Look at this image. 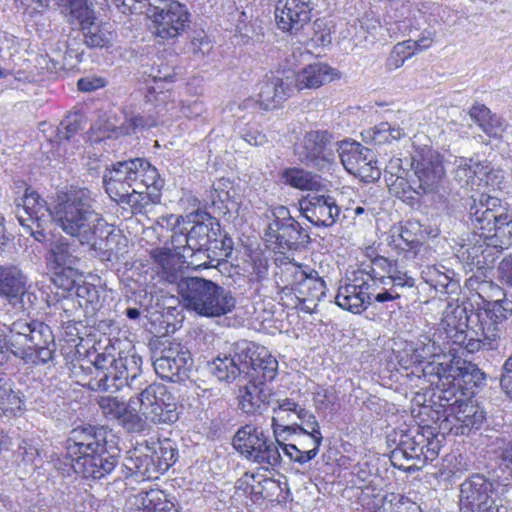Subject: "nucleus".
<instances>
[{"label": "nucleus", "instance_id": "obj_1", "mask_svg": "<svg viewBox=\"0 0 512 512\" xmlns=\"http://www.w3.org/2000/svg\"><path fill=\"white\" fill-rule=\"evenodd\" d=\"M14 184L17 193L24 189L23 195L15 199L17 219L23 229L37 241L45 238L44 231L53 217L63 232L85 245L104 219L96 211V201L86 188L71 189L58 195L52 213L46 201L36 191L26 187L23 181L18 180Z\"/></svg>", "mask_w": 512, "mask_h": 512}, {"label": "nucleus", "instance_id": "obj_2", "mask_svg": "<svg viewBox=\"0 0 512 512\" xmlns=\"http://www.w3.org/2000/svg\"><path fill=\"white\" fill-rule=\"evenodd\" d=\"M511 304L507 300H498L487 308L470 311L461 305L449 304L443 311L442 329L452 344L468 353L495 350L506 330Z\"/></svg>", "mask_w": 512, "mask_h": 512}, {"label": "nucleus", "instance_id": "obj_3", "mask_svg": "<svg viewBox=\"0 0 512 512\" xmlns=\"http://www.w3.org/2000/svg\"><path fill=\"white\" fill-rule=\"evenodd\" d=\"M406 352L410 358H401L405 368L415 366L413 373L421 372L423 377L436 388L445 387L444 398L451 399L454 381L463 378L464 382L483 378L480 369L470 363L455 359L450 353H445L441 346L425 336L422 340L408 345Z\"/></svg>", "mask_w": 512, "mask_h": 512}, {"label": "nucleus", "instance_id": "obj_4", "mask_svg": "<svg viewBox=\"0 0 512 512\" xmlns=\"http://www.w3.org/2000/svg\"><path fill=\"white\" fill-rule=\"evenodd\" d=\"M5 333L0 328V363L6 360L4 349L33 364L52 359L55 343L50 327L41 321H14Z\"/></svg>", "mask_w": 512, "mask_h": 512}, {"label": "nucleus", "instance_id": "obj_5", "mask_svg": "<svg viewBox=\"0 0 512 512\" xmlns=\"http://www.w3.org/2000/svg\"><path fill=\"white\" fill-rule=\"evenodd\" d=\"M469 218L474 229L488 234L490 245L501 252L512 246V210L501 199L482 194L470 206Z\"/></svg>", "mask_w": 512, "mask_h": 512}, {"label": "nucleus", "instance_id": "obj_6", "mask_svg": "<svg viewBox=\"0 0 512 512\" xmlns=\"http://www.w3.org/2000/svg\"><path fill=\"white\" fill-rule=\"evenodd\" d=\"M114 349H105L98 353L93 360L95 377L89 385L93 390L117 391L124 386H132L141 375L142 358L135 354L118 352Z\"/></svg>", "mask_w": 512, "mask_h": 512}, {"label": "nucleus", "instance_id": "obj_7", "mask_svg": "<svg viewBox=\"0 0 512 512\" xmlns=\"http://www.w3.org/2000/svg\"><path fill=\"white\" fill-rule=\"evenodd\" d=\"M180 296L187 310L205 317L226 315L236 306L229 290L201 277H188L180 284Z\"/></svg>", "mask_w": 512, "mask_h": 512}, {"label": "nucleus", "instance_id": "obj_8", "mask_svg": "<svg viewBox=\"0 0 512 512\" xmlns=\"http://www.w3.org/2000/svg\"><path fill=\"white\" fill-rule=\"evenodd\" d=\"M438 232L424 228L414 220L392 226L387 234L386 242L397 254L396 262L409 268H419L432 256V249L423 243L428 237L437 236Z\"/></svg>", "mask_w": 512, "mask_h": 512}, {"label": "nucleus", "instance_id": "obj_9", "mask_svg": "<svg viewBox=\"0 0 512 512\" xmlns=\"http://www.w3.org/2000/svg\"><path fill=\"white\" fill-rule=\"evenodd\" d=\"M130 408L142 421L155 424H170L178 420L177 403L173 394L161 383H152L135 396L130 397Z\"/></svg>", "mask_w": 512, "mask_h": 512}, {"label": "nucleus", "instance_id": "obj_10", "mask_svg": "<svg viewBox=\"0 0 512 512\" xmlns=\"http://www.w3.org/2000/svg\"><path fill=\"white\" fill-rule=\"evenodd\" d=\"M459 378L454 381L451 399L444 398L445 387H438L441 406L445 408V418L441 423L443 429L449 430L454 435H467L473 429H479L485 419L484 411L472 400H463L457 397V393L463 396Z\"/></svg>", "mask_w": 512, "mask_h": 512}, {"label": "nucleus", "instance_id": "obj_11", "mask_svg": "<svg viewBox=\"0 0 512 512\" xmlns=\"http://www.w3.org/2000/svg\"><path fill=\"white\" fill-rule=\"evenodd\" d=\"M2 44L5 47H0V57L11 63L14 78L19 81H35L44 69L43 64L47 63V57L29 52L14 36L5 35Z\"/></svg>", "mask_w": 512, "mask_h": 512}, {"label": "nucleus", "instance_id": "obj_12", "mask_svg": "<svg viewBox=\"0 0 512 512\" xmlns=\"http://www.w3.org/2000/svg\"><path fill=\"white\" fill-rule=\"evenodd\" d=\"M28 277L15 265H0V297L22 312L29 311L37 302L30 290Z\"/></svg>", "mask_w": 512, "mask_h": 512}, {"label": "nucleus", "instance_id": "obj_13", "mask_svg": "<svg viewBox=\"0 0 512 512\" xmlns=\"http://www.w3.org/2000/svg\"><path fill=\"white\" fill-rule=\"evenodd\" d=\"M277 403V407L273 408L272 428L279 444L280 439L286 440L283 434L305 431L304 427L297 424L296 419L311 430L320 428L315 416L292 399L285 398L278 400Z\"/></svg>", "mask_w": 512, "mask_h": 512}, {"label": "nucleus", "instance_id": "obj_14", "mask_svg": "<svg viewBox=\"0 0 512 512\" xmlns=\"http://www.w3.org/2000/svg\"><path fill=\"white\" fill-rule=\"evenodd\" d=\"M490 244L491 240L486 232L470 233L456 243L455 255L470 271L481 270L492 264L501 253V250Z\"/></svg>", "mask_w": 512, "mask_h": 512}, {"label": "nucleus", "instance_id": "obj_15", "mask_svg": "<svg viewBox=\"0 0 512 512\" xmlns=\"http://www.w3.org/2000/svg\"><path fill=\"white\" fill-rule=\"evenodd\" d=\"M192 364L190 351L176 340L164 344L159 355L153 360L156 374L162 379L173 382L186 377Z\"/></svg>", "mask_w": 512, "mask_h": 512}, {"label": "nucleus", "instance_id": "obj_16", "mask_svg": "<svg viewBox=\"0 0 512 512\" xmlns=\"http://www.w3.org/2000/svg\"><path fill=\"white\" fill-rule=\"evenodd\" d=\"M285 273L291 290L300 301H320L325 296V281L311 266L290 262Z\"/></svg>", "mask_w": 512, "mask_h": 512}, {"label": "nucleus", "instance_id": "obj_17", "mask_svg": "<svg viewBox=\"0 0 512 512\" xmlns=\"http://www.w3.org/2000/svg\"><path fill=\"white\" fill-rule=\"evenodd\" d=\"M342 165L350 174L365 182L378 180L380 170L375 166L373 153L358 142L343 141L337 149Z\"/></svg>", "mask_w": 512, "mask_h": 512}, {"label": "nucleus", "instance_id": "obj_18", "mask_svg": "<svg viewBox=\"0 0 512 512\" xmlns=\"http://www.w3.org/2000/svg\"><path fill=\"white\" fill-rule=\"evenodd\" d=\"M411 167L418 180L417 193H433L439 190L445 177L441 155L426 148L412 158Z\"/></svg>", "mask_w": 512, "mask_h": 512}, {"label": "nucleus", "instance_id": "obj_19", "mask_svg": "<svg viewBox=\"0 0 512 512\" xmlns=\"http://www.w3.org/2000/svg\"><path fill=\"white\" fill-rule=\"evenodd\" d=\"M493 483L485 476L474 474L460 486V510L462 512H493Z\"/></svg>", "mask_w": 512, "mask_h": 512}, {"label": "nucleus", "instance_id": "obj_20", "mask_svg": "<svg viewBox=\"0 0 512 512\" xmlns=\"http://www.w3.org/2000/svg\"><path fill=\"white\" fill-rule=\"evenodd\" d=\"M216 236H220L219 223L215 218L204 214L201 216V220L195 222L186 234L172 235L171 243L177 248H182L185 252L201 253L209 250Z\"/></svg>", "mask_w": 512, "mask_h": 512}, {"label": "nucleus", "instance_id": "obj_21", "mask_svg": "<svg viewBox=\"0 0 512 512\" xmlns=\"http://www.w3.org/2000/svg\"><path fill=\"white\" fill-rule=\"evenodd\" d=\"M91 238L85 245L103 261H118L127 253L128 239L105 219L100 221Z\"/></svg>", "mask_w": 512, "mask_h": 512}, {"label": "nucleus", "instance_id": "obj_22", "mask_svg": "<svg viewBox=\"0 0 512 512\" xmlns=\"http://www.w3.org/2000/svg\"><path fill=\"white\" fill-rule=\"evenodd\" d=\"M301 161L319 171H328L335 163L334 145L326 131H310L303 140Z\"/></svg>", "mask_w": 512, "mask_h": 512}, {"label": "nucleus", "instance_id": "obj_23", "mask_svg": "<svg viewBox=\"0 0 512 512\" xmlns=\"http://www.w3.org/2000/svg\"><path fill=\"white\" fill-rule=\"evenodd\" d=\"M425 442L424 428L416 427L400 431L397 446L391 454L393 464L405 470L422 467L421 456Z\"/></svg>", "mask_w": 512, "mask_h": 512}, {"label": "nucleus", "instance_id": "obj_24", "mask_svg": "<svg viewBox=\"0 0 512 512\" xmlns=\"http://www.w3.org/2000/svg\"><path fill=\"white\" fill-rule=\"evenodd\" d=\"M135 165L139 164L132 159L118 162L111 169H107L103 176V184L110 198L133 208L139 205V199H134L135 195L132 194L129 183Z\"/></svg>", "mask_w": 512, "mask_h": 512}, {"label": "nucleus", "instance_id": "obj_25", "mask_svg": "<svg viewBox=\"0 0 512 512\" xmlns=\"http://www.w3.org/2000/svg\"><path fill=\"white\" fill-rule=\"evenodd\" d=\"M150 254L159 280L177 285L180 294V284L188 278L184 277L183 259L186 257V252L173 245V249L156 248Z\"/></svg>", "mask_w": 512, "mask_h": 512}, {"label": "nucleus", "instance_id": "obj_26", "mask_svg": "<svg viewBox=\"0 0 512 512\" xmlns=\"http://www.w3.org/2000/svg\"><path fill=\"white\" fill-rule=\"evenodd\" d=\"M107 447V431L103 427L78 426L66 440L67 455L73 460L79 456L103 451Z\"/></svg>", "mask_w": 512, "mask_h": 512}, {"label": "nucleus", "instance_id": "obj_27", "mask_svg": "<svg viewBox=\"0 0 512 512\" xmlns=\"http://www.w3.org/2000/svg\"><path fill=\"white\" fill-rule=\"evenodd\" d=\"M293 71L267 76L259 84L258 102L262 109L273 110L287 100L293 90Z\"/></svg>", "mask_w": 512, "mask_h": 512}, {"label": "nucleus", "instance_id": "obj_28", "mask_svg": "<svg viewBox=\"0 0 512 512\" xmlns=\"http://www.w3.org/2000/svg\"><path fill=\"white\" fill-rule=\"evenodd\" d=\"M299 205L303 216L315 226L331 227L340 215V208L330 195H307Z\"/></svg>", "mask_w": 512, "mask_h": 512}, {"label": "nucleus", "instance_id": "obj_29", "mask_svg": "<svg viewBox=\"0 0 512 512\" xmlns=\"http://www.w3.org/2000/svg\"><path fill=\"white\" fill-rule=\"evenodd\" d=\"M118 457L107 450L79 456L72 461L76 474L87 480H100L110 475L118 466Z\"/></svg>", "mask_w": 512, "mask_h": 512}, {"label": "nucleus", "instance_id": "obj_30", "mask_svg": "<svg viewBox=\"0 0 512 512\" xmlns=\"http://www.w3.org/2000/svg\"><path fill=\"white\" fill-rule=\"evenodd\" d=\"M275 15L279 29L297 33L311 19L309 0H278Z\"/></svg>", "mask_w": 512, "mask_h": 512}, {"label": "nucleus", "instance_id": "obj_31", "mask_svg": "<svg viewBox=\"0 0 512 512\" xmlns=\"http://www.w3.org/2000/svg\"><path fill=\"white\" fill-rule=\"evenodd\" d=\"M361 275L362 285L369 296L370 305L373 302L386 303L393 302L400 298L399 291H395L393 281L389 277H376L375 269L371 265H367L358 270Z\"/></svg>", "mask_w": 512, "mask_h": 512}, {"label": "nucleus", "instance_id": "obj_32", "mask_svg": "<svg viewBox=\"0 0 512 512\" xmlns=\"http://www.w3.org/2000/svg\"><path fill=\"white\" fill-rule=\"evenodd\" d=\"M347 280L348 282L338 287L335 302L343 310L360 314L370 305V301L369 296H366L358 270L354 272L353 279L348 278Z\"/></svg>", "mask_w": 512, "mask_h": 512}, {"label": "nucleus", "instance_id": "obj_33", "mask_svg": "<svg viewBox=\"0 0 512 512\" xmlns=\"http://www.w3.org/2000/svg\"><path fill=\"white\" fill-rule=\"evenodd\" d=\"M272 389L263 381L249 382L239 388V408L246 414H262L272 400Z\"/></svg>", "mask_w": 512, "mask_h": 512}, {"label": "nucleus", "instance_id": "obj_34", "mask_svg": "<svg viewBox=\"0 0 512 512\" xmlns=\"http://www.w3.org/2000/svg\"><path fill=\"white\" fill-rule=\"evenodd\" d=\"M265 235L268 241H274L279 248L289 250L309 240L308 233L295 219H288L285 224L270 223Z\"/></svg>", "mask_w": 512, "mask_h": 512}, {"label": "nucleus", "instance_id": "obj_35", "mask_svg": "<svg viewBox=\"0 0 512 512\" xmlns=\"http://www.w3.org/2000/svg\"><path fill=\"white\" fill-rule=\"evenodd\" d=\"M139 165L133 167L131 173L130 188L132 194L135 195L134 199H139V204L144 200V194L147 189L153 188L159 190L163 181L161 180L159 173L155 167H153L148 161L140 158L132 159Z\"/></svg>", "mask_w": 512, "mask_h": 512}, {"label": "nucleus", "instance_id": "obj_36", "mask_svg": "<svg viewBox=\"0 0 512 512\" xmlns=\"http://www.w3.org/2000/svg\"><path fill=\"white\" fill-rule=\"evenodd\" d=\"M338 76L337 71L328 64L318 62L304 67L298 73L293 71V86L298 90L318 88Z\"/></svg>", "mask_w": 512, "mask_h": 512}, {"label": "nucleus", "instance_id": "obj_37", "mask_svg": "<svg viewBox=\"0 0 512 512\" xmlns=\"http://www.w3.org/2000/svg\"><path fill=\"white\" fill-rule=\"evenodd\" d=\"M98 404L104 415L120 421L128 430L141 431V418L130 408V400L124 403L112 396H102Z\"/></svg>", "mask_w": 512, "mask_h": 512}, {"label": "nucleus", "instance_id": "obj_38", "mask_svg": "<svg viewBox=\"0 0 512 512\" xmlns=\"http://www.w3.org/2000/svg\"><path fill=\"white\" fill-rule=\"evenodd\" d=\"M468 115L489 138L499 140L503 137L507 127L505 120L501 116L492 113V111L485 105H473L469 109Z\"/></svg>", "mask_w": 512, "mask_h": 512}, {"label": "nucleus", "instance_id": "obj_39", "mask_svg": "<svg viewBox=\"0 0 512 512\" xmlns=\"http://www.w3.org/2000/svg\"><path fill=\"white\" fill-rule=\"evenodd\" d=\"M454 179L461 187L473 189L488 175L487 165L473 159L458 158L454 162Z\"/></svg>", "mask_w": 512, "mask_h": 512}, {"label": "nucleus", "instance_id": "obj_40", "mask_svg": "<svg viewBox=\"0 0 512 512\" xmlns=\"http://www.w3.org/2000/svg\"><path fill=\"white\" fill-rule=\"evenodd\" d=\"M47 264L52 269H67L72 273V266L77 261L75 248L65 238H60L51 244L49 253L46 257Z\"/></svg>", "mask_w": 512, "mask_h": 512}, {"label": "nucleus", "instance_id": "obj_41", "mask_svg": "<svg viewBox=\"0 0 512 512\" xmlns=\"http://www.w3.org/2000/svg\"><path fill=\"white\" fill-rule=\"evenodd\" d=\"M252 452L247 457L248 460L255 462L262 467H275L280 464L281 454L278 448V442L272 441L268 436L263 434Z\"/></svg>", "mask_w": 512, "mask_h": 512}, {"label": "nucleus", "instance_id": "obj_42", "mask_svg": "<svg viewBox=\"0 0 512 512\" xmlns=\"http://www.w3.org/2000/svg\"><path fill=\"white\" fill-rule=\"evenodd\" d=\"M134 504L145 512H177L175 504L159 489H151L134 496Z\"/></svg>", "mask_w": 512, "mask_h": 512}, {"label": "nucleus", "instance_id": "obj_43", "mask_svg": "<svg viewBox=\"0 0 512 512\" xmlns=\"http://www.w3.org/2000/svg\"><path fill=\"white\" fill-rule=\"evenodd\" d=\"M307 437L312 443L313 447L311 449L302 450L300 447H298L297 444H283V439H280V444H278V447H282L285 456H287L291 461L303 465L315 458L319 452V447L322 442V434L320 428L308 432Z\"/></svg>", "mask_w": 512, "mask_h": 512}, {"label": "nucleus", "instance_id": "obj_44", "mask_svg": "<svg viewBox=\"0 0 512 512\" xmlns=\"http://www.w3.org/2000/svg\"><path fill=\"white\" fill-rule=\"evenodd\" d=\"M361 135L366 143L382 145L400 140L405 136V133L398 125L393 126L388 122H381L372 128L364 130Z\"/></svg>", "mask_w": 512, "mask_h": 512}, {"label": "nucleus", "instance_id": "obj_45", "mask_svg": "<svg viewBox=\"0 0 512 512\" xmlns=\"http://www.w3.org/2000/svg\"><path fill=\"white\" fill-rule=\"evenodd\" d=\"M284 183L299 190H318L321 186L320 177L300 168H287L282 173Z\"/></svg>", "mask_w": 512, "mask_h": 512}, {"label": "nucleus", "instance_id": "obj_46", "mask_svg": "<svg viewBox=\"0 0 512 512\" xmlns=\"http://www.w3.org/2000/svg\"><path fill=\"white\" fill-rule=\"evenodd\" d=\"M423 280L437 292L448 293L450 286H456L453 281L454 272L444 266H426L421 272Z\"/></svg>", "mask_w": 512, "mask_h": 512}, {"label": "nucleus", "instance_id": "obj_47", "mask_svg": "<svg viewBox=\"0 0 512 512\" xmlns=\"http://www.w3.org/2000/svg\"><path fill=\"white\" fill-rule=\"evenodd\" d=\"M263 434V431L253 425H245L238 429L234 435L233 446L241 455L247 458Z\"/></svg>", "mask_w": 512, "mask_h": 512}, {"label": "nucleus", "instance_id": "obj_48", "mask_svg": "<svg viewBox=\"0 0 512 512\" xmlns=\"http://www.w3.org/2000/svg\"><path fill=\"white\" fill-rule=\"evenodd\" d=\"M151 457H153V451L150 450V445L146 442L145 445H141L133 452L130 458L133 467H130V469H133L142 477L155 478V466Z\"/></svg>", "mask_w": 512, "mask_h": 512}, {"label": "nucleus", "instance_id": "obj_49", "mask_svg": "<svg viewBox=\"0 0 512 512\" xmlns=\"http://www.w3.org/2000/svg\"><path fill=\"white\" fill-rule=\"evenodd\" d=\"M90 19L91 12L85 22L75 21L74 23H78L83 30L85 44L91 48H102L107 46L110 41V33L94 24Z\"/></svg>", "mask_w": 512, "mask_h": 512}, {"label": "nucleus", "instance_id": "obj_50", "mask_svg": "<svg viewBox=\"0 0 512 512\" xmlns=\"http://www.w3.org/2000/svg\"><path fill=\"white\" fill-rule=\"evenodd\" d=\"M210 372L219 381L232 382L241 373L240 368L236 365L231 355L216 357L210 364Z\"/></svg>", "mask_w": 512, "mask_h": 512}, {"label": "nucleus", "instance_id": "obj_51", "mask_svg": "<svg viewBox=\"0 0 512 512\" xmlns=\"http://www.w3.org/2000/svg\"><path fill=\"white\" fill-rule=\"evenodd\" d=\"M145 100L155 107H162L171 112L176 110L178 106V104L176 105L174 93L165 85L150 86L147 89Z\"/></svg>", "mask_w": 512, "mask_h": 512}, {"label": "nucleus", "instance_id": "obj_52", "mask_svg": "<svg viewBox=\"0 0 512 512\" xmlns=\"http://www.w3.org/2000/svg\"><path fill=\"white\" fill-rule=\"evenodd\" d=\"M261 347L252 342L240 341L234 346V354L231 355L236 365L243 372L245 369L252 368L256 361V356Z\"/></svg>", "mask_w": 512, "mask_h": 512}, {"label": "nucleus", "instance_id": "obj_53", "mask_svg": "<svg viewBox=\"0 0 512 512\" xmlns=\"http://www.w3.org/2000/svg\"><path fill=\"white\" fill-rule=\"evenodd\" d=\"M255 360L252 369L260 373L263 380L271 381L276 377L278 362L264 347L259 349Z\"/></svg>", "mask_w": 512, "mask_h": 512}, {"label": "nucleus", "instance_id": "obj_54", "mask_svg": "<svg viewBox=\"0 0 512 512\" xmlns=\"http://www.w3.org/2000/svg\"><path fill=\"white\" fill-rule=\"evenodd\" d=\"M412 39L397 43L386 60V68L389 71L396 70L403 66L405 61L415 54L412 46Z\"/></svg>", "mask_w": 512, "mask_h": 512}, {"label": "nucleus", "instance_id": "obj_55", "mask_svg": "<svg viewBox=\"0 0 512 512\" xmlns=\"http://www.w3.org/2000/svg\"><path fill=\"white\" fill-rule=\"evenodd\" d=\"M57 1L62 11L66 14L70 24H74L75 21L85 22L88 19L90 10L87 6V0Z\"/></svg>", "mask_w": 512, "mask_h": 512}, {"label": "nucleus", "instance_id": "obj_56", "mask_svg": "<svg viewBox=\"0 0 512 512\" xmlns=\"http://www.w3.org/2000/svg\"><path fill=\"white\" fill-rule=\"evenodd\" d=\"M154 453L159 456L158 467L160 470H168L177 460V449L173 443L166 439L162 442H151Z\"/></svg>", "mask_w": 512, "mask_h": 512}, {"label": "nucleus", "instance_id": "obj_57", "mask_svg": "<svg viewBox=\"0 0 512 512\" xmlns=\"http://www.w3.org/2000/svg\"><path fill=\"white\" fill-rule=\"evenodd\" d=\"M23 406L24 400L19 391H14L7 383L0 385L1 410L16 412L22 410Z\"/></svg>", "mask_w": 512, "mask_h": 512}, {"label": "nucleus", "instance_id": "obj_58", "mask_svg": "<svg viewBox=\"0 0 512 512\" xmlns=\"http://www.w3.org/2000/svg\"><path fill=\"white\" fill-rule=\"evenodd\" d=\"M424 433L426 434V442L424 443L423 455L421 456L422 466L427 462L433 461L441 449V441L433 434L430 428H424Z\"/></svg>", "mask_w": 512, "mask_h": 512}, {"label": "nucleus", "instance_id": "obj_59", "mask_svg": "<svg viewBox=\"0 0 512 512\" xmlns=\"http://www.w3.org/2000/svg\"><path fill=\"white\" fill-rule=\"evenodd\" d=\"M314 33L310 38L313 47H326L331 44V30L323 20H316L313 25Z\"/></svg>", "mask_w": 512, "mask_h": 512}, {"label": "nucleus", "instance_id": "obj_60", "mask_svg": "<svg viewBox=\"0 0 512 512\" xmlns=\"http://www.w3.org/2000/svg\"><path fill=\"white\" fill-rule=\"evenodd\" d=\"M79 306L94 305L98 302L99 295L95 286L89 283H79L74 291Z\"/></svg>", "mask_w": 512, "mask_h": 512}, {"label": "nucleus", "instance_id": "obj_61", "mask_svg": "<svg viewBox=\"0 0 512 512\" xmlns=\"http://www.w3.org/2000/svg\"><path fill=\"white\" fill-rule=\"evenodd\" d=\"M240 137L249 145L260 147L268 143V137L257 125H246L240 131Z\"/></svg>", "mask_w": 512, "mask_h": 512}, {"label": "nucleus", "instance_id": "obj_62", "mask_svg": "<svg viewBox=\"0 0 512 512\" xmlns=\"http://www.w3.org/2000/svg\"><path fill=\"white\" fill-rule=\"evenodd\" d=\"M233 251V240L227 235L216 236L215 241H212L207 252L213 253L218 259H224L231 256Z\"/></svg>", "mask_w": 512, "mask_h": 512}, {"label": "nucleus", "instance_id": "obj_63", "mask_svg": "<svg viewBox=\"0 0 512 512\" xmlns=\"http://www.w3.org/2000/svg\"><path fill=\"white\" fill-rule=\"evenodd\" d=\"M79 130V122L76 116L66 117L57 128V140L59 143L69 141Z\"/></svg>", "mask_w": 512, "mask_h": 512}, {"label": "nucleus", "instance_id": "obj_64", "mask_svg": "<svg viewBox=\"0 0 512 512\" xmlns=\"http://www.w3.org/2000/svg\"><path fill=\"white\" fill-rule=\"evenodd\" d=\"M390 503L393 512H422L420 505L403 495H391Z\"/></svg>", "mask_w": 512, "mask_h": 512}]
</instances>
